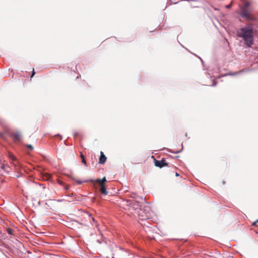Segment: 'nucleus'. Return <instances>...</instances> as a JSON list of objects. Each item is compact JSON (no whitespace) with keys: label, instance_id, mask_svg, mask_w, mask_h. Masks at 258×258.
<instances>
[{"label":"nucleus","instance_id":"10","mask_svg":"<svg viewBox=\"0 0 258 258\" xmlns=\"http://www.w3.org/2000/svg\"><path fill=\"white\" fill-rule=\"evenodd\" d=\"M81 158L82 159V162L85 164H86V160L85 159V156L82 154H81Z\"/></svg>","mask_w":258,"mask_h":258},{"label":"nucleus","instance_id":"15","mask_svg":"<svg viewBox=\"0 0 258 258\" xmlns=\"http://www.w3.org/2000/svg\"><path fill=\"white\" fill-rule=\"evenodd\" d=\"M78 135H79V133H77V132H75V133H74V137H77V136H78Z\"/></svg>","mask_w":258,"mask_h":258},{"label":"nucleus","instance_id":"7","mask_svg":"<svg viewBox=\"0 0 258 258\" xmlns=\"http://www.w3.org/2000/svg\"><path fill=\"white\" fill-rule=\"evenodd\" d=\"M100 186V191L101 193L104 195H107L108 194V192L106 190V187L104 184H99Z\"/></svg>","mask_w":258,"mask_h":258},{"label":"nucleus","instance_id":"4","mask_svg":"<svg viewBox=\"0 0 258 258\" xmlns=\"http://www.w3.org/2000/svg\"><path fill=\"white\" fill-rule=\"evenodd\" d=\"M154 161L155 165L160 168L164 166H168V164L166 162L165 158H162L161 160H157L154 158Z\"/></svg>","mask_w":258,"mask_h":258},{"label":"nucleus","instance_id":"16","mask_svg":"<svg viewBox=\"0 0 258 258\" xmlns=\"http://www.w3.org/2000/svg\"><path fill=\"white\" fill-rule=\"evenodd\" d=\"M258 222V220H257L256 221H255L254 222H253L252 223V226H255V224H256V223Z\"/></svg>","mask_w":258,"mask_h":258},{"label":"nucleus","instance_id":"21","mask_svg":"<svg viewBox=\"0 0 258 258\" xmlns=\"http://www.w3.org/2000/svg\"><path fill=\"white\" fill-rule=\"evenodd\" d=\"M1 137H2V138H4V135H3V134H1Z\"/></svg>","mask_w":258,"mask_h":258},{"label":"nucleus","instance_id":"5","mask_svg":"<svg viewBox=\"0 0 258 258\" xmlns=\"http://www.w3.org/2000/svg\"><path fill=\"white\" fill-rule=\"evenodd\" d=\"M129 205L130 207V210H134L135 211H138L140 209H141L140 208V203L136 202L135 200L131 201Z\"/></svg>","mask_w":258,"mask_h":258},{"label":"nucleus","instance_id":"17","mask_svg":"<svg viewBox=\"0 0 258 258\" xmlns=\"http://www.w3.org/2000/svg\"><path fill=\"white\" fill-rule=\"evenodd\" d=\"M231 5H232V3H231L230 5H227V6H226V7H227V8H230L231 7Z\"/></svg>","mask_w":258,"mask_h":258},{"label":"nucleus","instance_id":"25","mask_svg":"<svg viewBox=\"0 0 258 258\" xmlns=\"http://www.w3.org/2000/svg\"><path fill=\"white\" fill-rule=\"evenodd\" d=\"M175 153H179V152H178V151H177V152H175Z\"/></svg>","mask_w":258,"mask_h":258},{"label":"nucleus","instance_id":"20","mask_svg":"<svg viewBox=\"0 0 258 258\" xmlns=\"http://www.w3.org/2000/svg\"><path fill=\"white\" fill-rule=\"evenodd\" d=\"M77 182H78L79 184H81V183H82L81 181H77Z\"/></svg>","mask_w":258,"mask_h":258},{"label":"nucleus","instance_id":"9","mask_svg":"<svg viewBox=\"0 0 258 258\" xmlns=\"http://www.w3.org/2000/svg\"><path fill=\"white\" fill-rule=\"evenodd\" d=\"M107 181L106 177H104L102 179H97L95 182L98 184H105V182Z\"/></svg>","mask_w":258,"mask_h":258},{"label":"nucleus","instance_id":"3","mask_svg":"<svg viewBox=\"0 0 258 258\" xmlns=\"http://www.w3.org/2000/svg\"><path fill=\"white\" fill-rule=\"evenodd\" d=\"M240 15L242 17L246 18L249 20L254 21L256 20L255 18H254L252 15H251L250 13L248 11L247 9L246 8L241 9Z\"/></svg>","mask_w":258,"mask_h":258},{"label":"nucleus","instance_id":"1","mask_svg":"<svg viewBox=\"0 0 258 258\" xmlns=\"http://www.w3.org/2000/svg\"><path fill=\"white\" fill-rule=\"evenodd\" d=\"M237 36L242 38L244 44L247 47H250L253 43V33L251 25L240 29L237 32Z\"/></svg>","mask_w":258,"mask_h":258},{"label":"nucleus","instance_id":"12","mask_svg":"<svg viewBox=\"0 0 258 258\" xmlns=\"http://www.w3.org/2000/svg\"><path fill=\"white\" fill-rule=\"evenodd\" d=\"M26 146L28 147V148L30 150H32L33 149V147H32V145H29V144H27L26 145Z\"/></svg>","mask_w":258,"mask_h":258},{"label":"nucleus","instance_id":"13","mask_svg":"<svg viewBox=\"0 0 258 258\" xmlns=\"http://www.w3.org/2000/svg\"><path fill=\"white\" fill-rule=\"evenodd\" d=\"M35 74V72H34V69H33V71L32 72V75L31 76V78H32L34 76Z\"/></svg>","mask_w":258,"mask_h":258},{"label":"nucleus","instance_id":"19","mask_svg":"<svg viewBox=\"0 0 258 258\" xmlns=\"http://www.w3.org/2000/svg\"><path fill=\"white\" fill-rule=\"evenodd\" d=\"M91 218H92V220H93V222H96V221H95V219H94V217H91Z\"/></svg>","mask_w":258,"mask_h":258},{"label":"nucleus","instance_id":"22","mask_svg":"<svg viewBox=\"0 0 258 258\" xmlns=\"http://www.w3.org/2000/svg\"><path fill=\"white\" fill-rule=\"evenodd\" d=\"M12 159H13V160H15V157L13 156V157H12Z\"/></svg>","mask_w":258,"mask_h":258},{"label":"nucleus","instance_id":"6","mask_svg":"<svg viewBox=\"0 0 258 258\" xmlns=\"http://www.w3.org/2000/svg\"><path fill=\"white\" fill-rule=\"evenodd\" d=\"M11 137L13 138L15 142H18L21 140V135L19 132L13 133L11 134Z\"/></svg>","mask_w":258,"mask_h":258},{"label":"nucleus","instance_id":"14","mask_svg":"<svg viewBox=\"0 0 258 258\" xmlns=\"http://www.w3.org/2000/svg\"><path fill=\"white\" fill-rule=\"evenodd\" d=\"M50 177V175H49V174H47L46 175V178L47 179H48Z\"/></svg>","mask_w":258,"mask_h":258},{"label":"nucleus","instance_id":"2","mask_svg":"<svg viewBox=\"0 0 258 258\" xmlns=\"http://www.w3.org/2000/svg\"><path fill=\"white\" fill-rule=\"evenodd\" d=\"M150 211V209L149 207L140 209L139 210L137 211V214L139 218L141 220H145L149 219L151 217Z\"/></svg>","mask_w":258,"mask_h":258},{"label":"nucleus","instance_id":"8","mask_svg":"<svg viewBox=\"0 0 258 258\" xmlns=\"http://www.w3.org/2000/svg\"><path fill=\"white\" fill-rule=\"evenodd\" d=\"M106 160V157L103 154V153L101 151L100 153V156L99 159V163L101 164H103L105 163Z\"/></svg>","mask_w":258,"mask_h":258},{"label":"nucleus","instance_id":"24","mask_svg":"<svg viewBox=\"0 0 258 258\" xmlns=\"http://www.w3.org/2000/svg\"><path fill=\"white\" fill-rule=\"evenodd\" d=\"M178 175H179V174H178L177 173H176V176H178Z\"/></svg>","mask_w":258,"mask_h":258},{"label":"nucleus","instance_id":"11","mask_svg":"<svg viewBox=\"0 0 258 258\" xmlns=\"http://www.w3.org/2000/svg\"><path fill=\"white\" fill-rule=\"evenodd\" d=\"M249 6V2H246L244 5V7H242V8H246L247 9L248 6Z\"/></svg>","mask_w":258,"mask_h":258},{"label":"nucleus","instance_id":"18","mask_svg":"<svg viewBox=\"0 0 258 258\" xmlns=\"http://www.w3.org/2000/svg\"><path fill=\"white\" fill-rule=\"evenodd\" d=\"M55 136L56 137H60V140H61V136L60 135L58 134V135H55Z\"/></svg>","mask_w":258,"mask_h":258},{"label":"nucleus","instance_id":"23","mask_svg":"<svg viewBox=\"0 0 258 258\" xmlns=\"http://www.w3.org/2000/svg\"><path fill=\"white\" fill-rule=\"evenodd\" d=\"M11 230H10L9 231V233L10 234H11Z\"/></svg>","mask_w":258,"mask_h":258}]
</instances>
